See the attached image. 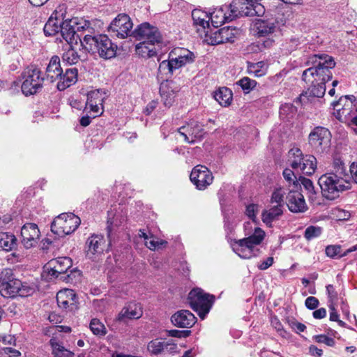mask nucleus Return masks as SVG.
I'll use <instances>...</instances> for the list:
<instances>
[{
    "mask_svg": "<svg viewBox=\"0 0 357 357\" xmlns=\"http://www.w3.org/2000/svg\"><path fill=\"white\" fill-rule=\"evenodd\" d=\"M322 195L329 200L340 197V193L351 188V176L349 174L344 161L335 157L333 158L332 169L321 175L318 181Z\"/></svg>",
    "mask_w": 357,
    "mask_h": 357,
    "instance_id": "nucleus-1",
    "label": "nucleus"
},
{
    "mask_svg": "<svg viewBox=\"0 0 357 357\" xmlns=\"http://www.w3.org/2000/svg\"><path fill=\"white\" fill-rule=\"evenodd\" d=\"M307 64L313 66L305 70L302 79L305 82H326L333 77L331 69L335 66L334 59L328 54H314L309 56Z\"/></svg>",
    "mask_w": 357,
    "mask_h": 357,
    "instance_id": "nucleus-2",
    "label": "nucleus"
},
{
    "mask_svg": "<svg viewBox=\"0 0 357 357\" xmlns=\"http://www.w3.org/2000/svg\"><path fill=\"white\" fill-rule=\"evenodd\" d=\"M266 236L265 231L258 227H254V231L248 234L246 237L233 240L231 246L233 251L243 259H250L259 255V248H257Z\"/></svg>",
    "mask_w": 357,
    "mask_h": 357,
    "instance_id": "nucleus-3",
    "label": "nucleus"
},
{
    "mask_svg": "<svg viewBox=\"0 0 357 357\" xmlns=\"http://www.w3.org/2000/svg\"><path fill=\"white\" fill-rule=\"evenodd\" d=\"M81 46L87 52L91 54H98L99 56L105 59H109L115 56L117 47L106 35L100 34L91 36L86 34Z\"/></svg>",
    "mask_w": 357,
    "mask_h": 357,
    "instance_id": "nucleus-4",
    "label": "nucleus"
},
{
    "mask_svg": "<svg viewBox=\"0 0 357 357\" xmlns=\"http://www.w3.org/2000/svg\"><path fill=\"white\" fill-rule=\"evenodd\" d=\"M31 292V288L15 278L11 269L6 268L0 272V294L3 297L27 296Z\"/></svg>",
    "mask_w": 357,
    "mask_h": 357,
    "instance_id": "nucleus-5",
    "label": "nucleus"
},
{
    "mask_svg": "<svg viewBox=\"0 0 357 357\" xmlns=\"http://www.w3.org/2000/svg\"><path fill=\"white\" fill-rule=\"evenodd\" d=\"M23 82L22 91L25 96L33 95L41 91L44 77L41 76L40 70L35 66L27 67L22 73Z\"/></svg>",
    "mask_w": 357,
    "mask_h": 357,
    "instance_id": "nucleus-6",
    "label": "nucleus"
},
{
    "mask_svg": "<svg viewBox=\"0 0 357 357\" xmlns=\"http://www.w3.org/2000/svg\"><path fill=\"white\" fill-rule=\"evenodd\" d=\"M230 18L233 20L243 16H262L265 13L264 6L257 2L251 3L248 0H233L228 5Z\"/></svg>",
    "mask_w": 357,
    "mask_h": 357,
    "instance_id": "nucleus-7",
    "label": "nucleus"
},
{
    "mask_svg": "<svg viewBox=\"0 0 357 357\" xmlns=\"http://www.w3.org/2000/svg\"><path fill=\"white\" fill-rule=\"evenodd\" d=\"M289 165L293 169L301 170L306 175L313 174L317 169V159L312 155H303L302 151L298 149H292L289 151Z\"/></svg>",
    "mask_w": 357,
    "mask_h": 357,
    "instance_id": "nucleus-8",
    "label": "nucleus"
},
{
    "mask_svg": "<svg viewBox=\"0 0 357 357\" xmlns=\"http://www.w3.org/2000/svg\"><path fill=\"white\" fill-rule=\"evenodd\" d=\"M213 298V296L209 295L198 288L191 290L188 298L191 308L197 312L202 319H204L209 312Z\"/></svg>",
    "mask_w": 357,
    "mask_h": 357,
    "instance_id": "nucleus-9",
    "label": "nucleus"
},
{
    "mask_svg": "<svg viewBox=\"0 0 357 357\" xmlns=\"http://www.w3.org/2000/svg\"><path fill=\"white\" fill-rule=\"evenodd\" d=\"M80 222V218L72 213H61L53 220L51 231L59 236H64L75 231Z\"/></svg>",
    "mask_w": 357,
    "mask_h": 357,
    "instance_id": "nucleus-10",
    "label": "nucleus"
},
{
    "mask_svg": "<svg viewBox=\"0 0 357 357\" xmlns=\"http://www.w3.org/2000/svg\"><path fill=\"white\" fill-rule=\"evenodd\" d=\"M309 144L317 153H324L331 146V134L324 127H316L309 135Z\"/></svg>",
    "mask_w": 357,
    "mask_h": 357,
    "instance_id": "nucleus-11",
    "label": "nucleus"
},
{
    "mask_svg": "<svg viewBox=\"0 0 357 357\" xmlns=\"http://www.w3.org/2000/svg\"><path fill=\"white\" fill-rule=\"evenodd\" d=\"M133 24L125 13L119 14L110 23L109 31L120 38H126L132 33Z\"/></svg>",
    "mask_w": 357,
    "mask_h": 357,
    "instance_id": "nucleus-12",
    "label": "nucleus"
},
{
    "mask_svg": "<svg viewBox=\"0 0 357 357\" xmlns=\"http://www.w3.org/2000/svg\"><path fill=\"white\" fill-rule=\"evenodd\" d=\"M190 178L198 190H203L212 183L213 176L206 167L197 165L192 169Z\"/></svg>",
    "mask_w": 357,
    "mask_h": 357,
    "instance_id": "nucleus-13",
    "label": "nucleus"
},
{
    "mask_svg": "<svg viewBox=\"0 0 357 357\" xmlns=\"http://www.w3.org/2000/svg\"><path fill=\"white\" fill-rule=\"evenodd\" d=\"M133 36L142 41H147L153 43H161L162 36L155 26H151L147 22L139 25L133 31Z\"/></svg>",
    "mask_w": 357,
    "mask_h": 357,
    "instance_id": "nucleus-14",
    "label": "nucleus"
},
{
    "mask_svg": "<svg viewBox=\"0 0 357 357\" xmlns=\"http://www.w3.org/2000/svg\"><path fill=\"white\" fill-rule=\"evenodd\" d=\"M178 132L189 144H193L197 140H200L204 134L203 126L194 120L190 121L187 126L179 128Z\"/></svg>",
    "mask_w": 357,
    "mask_h": 357,
    "instance_id": "nucleus-15",
    "label": "nucleus"
},
{
    "mask_svg": "<svg viewBox=\"0 0 357 357\" xmlns=\"http://www.w3.org/2000/svg\"><path fill=\"white\" fill-rule=\"evenodd\" d=\"M71 266L72 260L69 257H59L50 260L44 268L49 276L57 278L66 273Z\"/></svg>",
    "mask_w": 357,
    "mask_h": 357,
    "instance_id": "nucleus-16",
    "label": "nucleus"
},
{
    "mask_svg": "<svg viewBox=\"0 0 357 357\" xmlns=\"http://www.w3.org/2000/svg\"><path fill=\"white\" fill-rule=\"evenodd\" d=\"M58 306L68 311H75L78 308L77 298L73 289H65L59 291L56 294Z\"/></svg>",
    "mask_w": 357,
    "mask_h": 357,
    "instance_id": "nucleus-17",
    "label": "nucleus"
},
{
    "mask_svg": "<svg viewBox=\"0 0 357 357\" xmlns=\"http://www.w3.org/2000/svg\"><path fill=\"white\" fill-rule=\"evenodd\" d=\"M39 236L40 231L35 223H26L21 229V242L26 249L34 247Z\"/></svg>",
    "mask_w": 357,
    "mask_h": 357,
    "instance_id": "nucleus-18",
    "label": "nucleus"
},
{
    "mask_svg": "<svg viewBox=\"0 0 357 357\" xmlns=\"http://www.w3.org/2000/svg\"><path fill=\"white\" fill-rule=\"evenodd\" d=\"M169 54L176 69L192 63L195 59L193 52L187 49L179 47L174 49Z\"/></svg>",
    "mask_w": 357,
    "mask_h": 357,
    "instance_id": "nucleus-19",
    "label": "nucleus"
},
{
    "mask_svg": "<svg viewBox=\"0 0 357 357\" xmlns=\"http://www.w3.org/2000/svg\"><path fill=\"white\" fill-rule=\"evenodd\" d=\"M287 205L293 213H303L307 208L303 194L297 190L289 192L287 195Z\"/></svg>",
    "mask_w": 357,
    "mask_h": 357,
    "instance_id": "nucleus-20",
    "label": "nucleus"
},
{
    "mask_svg": "<svg viewBox=\"0 0 357 357\" xmlns=\"http://www.w3.org/2000/svg\"><path fill=\"white\" fill-rule=\"evenodd\" d=\"M171 321L174 326L189 328L196 323L197 318L189 310H181L172 316Z\"/></svg>",
    "mask_w": 357,
    "mask_h": 357,
    "instance_id": "nucleus-21",
    "label": "nucleus"
},
{
    "mask_svg": "<svg viewBox=\"0 0 357 357\" xmlns=\"http://www.w3.org/2000/svg\"><path fill=\"white\" fill-rule=\"evenodd\" d=\"M143 314L142 307L140 304L130 303L123 307L119 313L116 320L126 323L130 319H139Z\"/></svg>",
    "mask_w": 357,
    "mask_h": 357,
    "instance_id": "nucleus-22",
    "label": "nucleus"
},
{
    "mask_svg": "<svg viewBox=\"0 0 357 357\" xmlns=\"http://www.w3.org/2000/svg\"><path fill=\"white\" fill-rule=\"evenodd\" d=\"M356 100L354 96H345L341 97L338 101L333 102V105L334 109L337 111H341L342 114L347 115L350 114L351 122L352 124L357 126V109L351 111V113L347 112L353 106V102Z\"/></svg>",
    "mask_w": 357,
    "mask_h": 357,
    "instance_id": "nucleus-23",
    "label": "nucleus"
},
{
    "mask_svg": "<svg viewBox=\"0 0 357 357\" xmlns=\"http://www.w3.org/2000/svg\"><path fill=\"white\" fill-rule=\"evenodd\" d=\"M180 88L173 82H162L160 87V93L163 104L167 107H171L175 100L176 93L179 91Z\"/></svg>",
    "mask_w": 357,
    "mask_h": 357,
    "instance_id": "nucleus-24",
    "label": "nucleus"
},
{
    "mask_svg": "<svg viewBox=\"0 0 357 357\" xmlns=\"http://www.w3.org/2000/svg\"><path fill=\"white\" fill-rule=\"evenodd\" d=\"M75 24H76L75 21L70 20L63 21L61 25V35L70 46L73 45L74 43L77 44L78 40L80 42L82 40L80 36L76 33L73 25Z\"/></svg>",
    "mask_w": 357,
    "mask_h": 357,
    "instance_id": "nucleus-25",
    "label": "nucleus"
},
{
    "mask_svg": "<svg viewBox=\"0 0 357 357\" xmlns=\"http://www.w3.org/2000/svg\"><path fill=\"white\" fill-rule=\"evenodd\" d=\"M256 35L258 37H268L272 36L277 30L278 26L275 20H256L254 24Z\"/></svg>",
    "mask_w": 357,
    "mask_h": 357,
    "instance_id": "nucleus-26",
    "label": "nucleus"
},
{
    "mask_svg": "<svg viewBox=\"0 0 357 357\" xmlns=\"http://www.w3.org/2000/svg\"><path fill=\"white\" fill-rule=\"evenodd\" d=\"M78 70L76 68H66L62 70L61 75L57 81L56 88L59 91H63L77 82Z\"/></svg>",
    "mask_w": 357,
    "mask_h": 357,
    "instance_id": "nucleus-27",
    "label": "nucleus"
},
{
    "mask_svg": "<svg viewBox=\"0 0 357 357\" xmlns=\"http://www.w3.org/2000/svg\"><path fill=\"white\" fill-rule=\"evenodd\" d=\"M235 29L224 27L215 31L210 37V43L213 45L225 43H232L235 38Z\"/></svg>",
    "mask_w": 357,
    "mask_h": 357,
    "instance_id": "nucleus-28",
    "label": "nucleus"
},
{
    "mask_svg": "<svg viewBox=\"0 0 357 357\" xmlns=\"http://www.w3.org/2000/svg\"><path fill=\"white\" fill-rule=\"evenodd\" d=\"M211 24L215 27H218L225 22L233 20L230 16V11L228 5H225L219 8H215L214 10L209 13Z\"/></svg>",
    "mask_w": 357,
    "mask_h": 357,
    "instance_id": "nucleus-29",
    "label": "nucleus"
},
{
    "mask_svg": "<svg viewBox=\"0 0 357 357\" xmlns=\"http://www.w3.org/2000/svg\"><path fill=\"white\" fill-rule=\"evenodd\" d=\"M62 70L59 57L57 56H52L46 68V79L52 83L58 81Z\"/></svg>",
    "mask_w": 357,
    "mask_h": 357,
    "instance_id": "nucleus-30",
    "label": "nucleus"
},
{
    "mask_svg": "<svg viewBox=\"0 0 357 357\" xmlns=\"http://www.w3.org/2000/svg\"><path fill=\"white\" fill-rule=\"evenodd\" d=\"M160 43H153L142 41L135 47L136 53L144 58H151L157 54L158 48Z\"/></svg>",
    "mask_w": 357,
    "mask_h": 357,
    "instance_id": "nucleus-31",
    "label": "nucleus"
},
{
    "mask_svg": "<svg viewBox=\"0 0 357 357\" xmlns=\"http://www.w3.org/2000/svg\"><path fill=\"white\" fill-rule=\"evenodd\" d=\"M176 349V344L160 342L158 339L151 340L147 346L148 351L153 355H158L165 350L174 351Z\"/></svg>",
    "mask_w": 357,
    "mask_h": 357,
    "instance_id": "nucleus-32",
    "label": "nucleus"
},
{
    "mask_svg": "<svg viewBox=\"0 0 357 357\" xmlns=\"http://www.w3.org/2000/svg\"><path fill=\"white\" fill-rule=\"evenodd\" d=\"M61 20H63V19L61 20L58 18L57 11L55 10V12L52 14L48 21L44 26L43 31L45 36H52L59 33L60 31L61 25L62 24Z\"/></svg>",
    "mask_w": 357,
    "mask_h": 357,
    "instance_id": "nucleus-33",
    "label": "nucleus"
},
{
    "mask_svg": "<svg viewBox=\"0 0 357 357\" xmlns=\"http://www.w3.org/2000/svg\"><path fill=\"white\" fill-rule=\"evenodd\" d=\"M105 241L102 235L93 234L86 241L88 251L92 254L101 253L104 250Z\"/></svg>",
    "mask_w": 357,
    "mask_h": 357,
    "instance_id": "nucleus-34",
    "label": "nucleus"
},
{
    "mask_svg": "<svg viewBox=\"0 0 357 357\" xmlns=\"http://www.w3.org/2000/svg\"><path fill=\"white\" fill-rule=\"evenodd\" d=\"M311 85L307 88V89L303 93L300 98L301 100H304L305 97H314V98H321L324 96L326 92V85L324 82H310Z\"/></svg>",
    "mask_w": 357,
    "mask_h": 357,
    "instance_id": "nucleus-35",
    "label": "nucleus"
},
{
    "mask_svg": "<svg viewBox=\"0 0 357 357\" xmlns=\"http://www.w3.org/2000/svg\"><path fill=\"white\" fill-rule=\"evenodd\" d=\"M282 207L275 205L261 213V220L267 226L271 227L272 222L282 214Z\"/></svg>",
    "mask_w": 357,
    "mask_h": 357,
    "instance_id": "nucleus-36",
    "label": "nucleus"
},
{
    "mask_svg": "<svg viewBox=\"0 0 357 357\" xmlns=\"http://www.w3.org/2000/svg\"><path fill=\"white\" fill-rule=\"evenodd\" d=\"M232 92L227 87H221L213 93V98L222 106H228L232 100Z\"/></svg>",
    "mask_w": 357,
    "mask_h": 357,
    "instance_id": "nucleus-37",
    "label": "nucleus"
},
{
    "mask_svg": "<svg viewBox=\"0 0 357 357\" xmlns=\"http://www.w3.org/2000/svg\"><path fill=\"white\" fill-rule=\"evenodd\" d=\"M176 68L172 62L171 58H168V60L162 61L158 68V76L161 75V78L162 79L167 80L169 78L172 77L174 70Z\"/></svg>",
    "mask_w": 357,
    "mask_h": 357,
    "instance_id": "nucleus-38",
    "label": "nucleus"
},
{
    "mask_svg": "<svg viewBox=\"0 0 357 357\" xmlns=\"http://www.w3.org/2000/svg\"><path fill=\"white\" fill-rule=\"evenodd\" d=\"M192 18L194 24L196 26H199L203 29L208 27L209 26V14L204 10L199 9L193 10L192 12Z\"/></svg>",
    "mask_w": 357,
    "mask_h": 357,
    "instance_id": "nucleus-39",
    "label": "nucleus"
},
{
    "mask_svg": "<svg viewBox=\"0 0 357 357\" xmlns=\"http://www.w3.org/2000/svg\"><path fill=\"white\" fill-rule=\"evenodd\" d=\"M340 245H331L326 248V254L331 258H341L347 256L349 253L357 250V244L347 249L343 253L341 252Z\"/></svg>",
    "mask_w": 357,
    "mask_h": 357,
    "instance_id": "nucleus-40",
    "label": "nucleus"
},
{
    "mask_svg": "<svg viewBox=\"0 0 357 357\" xmlns=\"http://www.w3.org/2000/svg\"><path fill=\"white\" fill-rule=\"evenodd\" d=\"M106 97V93L102 89H98L91 91L87 94V100L86 102V108H88V105L91 104H100Z\"/></svg>",
    "mask_w": 357,
    "mask_h": 357,
    "instance_id": "nucleus-41",
    "label": "nucleus"
},
{
    "mask_svg": "<svg viewBox=\"0 0 357 357\" xmlns=\"http://www.w3.org/2000/svg\"><path fill=\"white\" fill-rule=\"evenodd\" d=\"M82 55L78 54V53L73 48V45L70 46V48L66 50L62 56L63 61L69 64H76L80 60H85L86 58H83Z\"/></svg>",
    "mask_w": 357,
    "mask_h": 357,
    "instance_id": "nucleus-42",
    "label": "nucleus"
},
{
    "mask_svg": "<svg viewBox=\"0 0 357 357\" xmlns=\"http://www.w3.org/2000/svg\"><path fill=\"white\" fill-rule=\"evenodd\" d=\"M16 245V238L13 234L0 233V246L5 250H10Z\"/></svg>",
    "mask_w": 357,
    "mask_h": 357,
    "instance_id": "nucleus-43",
    "label": "nucleus"
},
{
    "mask_svg": "<svg viewBox=\"0 0 357 357\" xmlns=\"http://www.w3.org/2000/svg\"><path fill=\"white\" fill-rule=\"evenodd\" d=\"M286 189L284 187H275L271 197V203H275L276 205H280V207H283L284 197L286 195Z\"/></svg>",
    "mask_w": 357,
    "mask_h": 357,
    "instance_id": "nucleus-44",
    "label": "nucleus"
},
{
    "mask_svg": "<svg viewBox=\"0 0 357 357\" xmlns=\"http://www.w3.org/2000/svg\"><path fill=\"white\" fill-rule=\"evenodd\" d=\"M52 352L56 357H73L74 353L66 349L61 344L51 340Z\"/></svg>",
    "mask_w": 357,
    "mask_h": 357,
    "instance_id": "nucleus-45",
    "label": "nucleus"
},
{
    "mask_svg": "<svg viewBox=\"0 0 357 357\" xmlns=\"http://www.w3.org/2000/svg\"><path fill=\"white\" fill-rule=\"evenodd\" d=\"M236 84L240 86L243 92L247 94L256 87L257 83L255 79H252L248 77H244L239 79L236 82Z\"/></svg>",
    "mask_w": 357,
    "mask_h": 357,
    "instance_id": "nucleus-46",
    "label": "nucleus"
},
{
    "mask_svg": "<svg viewBox=\"0 0 357 357\" xmlns=\"http://www.w3.org/2000/svg\"><path fill=\"white\" fill-rule=\"evenodd\" d=\"M89 326L94 335L103 336L107 333L104 324L98 319H91Z\"/></svg>",
    "mask_w": 357,
    "mask_h": 357,
    "instance_id": "nucleus-47",
    "label": "nucleus"
},
{
    "mask_svg": "<svg viewBox=\"0 0 357 357\" xmlns=\"http://www.w3.org/2000/svg\"><path fill=\"white\" fill-rule=\"evenodd\" d=\"M167 244V241L156 238L153 236H150L149 239L145 241L146 246L151 250H155L165 247Z\"/></svg>",
    "mask_w": 357,
    "mask_h": 357,
    "instance_id": "nucleus-48",
    "label": "nucleus"
},
{
    "mask_svg": "<svg viewBox=\"0 0 357 357\" xmlns=\"http://www.w3.org/2000/svg\"><path fill=\"white\" fill-rule=\"evenodd\" d=\"M300 181L307 193L308 198L313 200L316 197V192L312 181L305 177H300Z\"/></svg>",
    "mask_w": 357,
    "mask_h": 357,
    "instance_id": "nucleus-49",
    "label": "nucleus"
},
{
    "mask_svg": "<svg viewBox=\"0 0 357 357\" xmlns=\"http://www.w3.org/2000/svg\"><path fill=\"white\" fill-rule=\"evenodd\" d=\"M248 70L250 73H253L256 77H261L266 73L265 63L263 61L249 63Z\"/></svg>",
    "mask_w": 357,
    "mask_h": 357,
    "instance_id": "nucleus-50",
    "label": "nucleus"
},
{
    "mask_svg": "<svg viewBox=\"0 0 357 357\" xmlns=\"http://www.w3.org/2000/svg\"><path fill=\"white\" fill-rule=\"evenodd\" d=\"M321 229L319 227L310 226L305 229L304 236L307 241H310L320 236Z\"/></svg>",
    "mask_w": 357,
    "mask_h": 357,
    "instance_id": "nucleus-51",
    "label": "nucleus"
},
{
    "mask_svg": "<svg viewBox=\"0 0 357 357\" xmlns=\"http://www.w3.org/2000/svg\"><path fill=\"white\" fill-rule=\"evenodd\" d=\"M259 211V205L256 204H250L246 206L245 215L252 220L255 223H257V214Z\"/></svg>",
    "mask_w": 357,
    "mask_h": 357,
    "instance_id": "nucleus-52",
    "label": "nucleus"
},
{
    "mask_svg": "<svg viewBox=\"0 0 357 357\" xmlns=\"http://www.w3.org/2000/svg\"><path fill=\"white\" fill-rule=\"evenodd\" d=\"M167 335L170 337L182 338L190 336V335L191 334V331L189 330L179 331L176 329H172L167 331Z\"/></svg>",
    "mask_w": 357,
    "mask_h": 357,
    "instance_id": "nucleus-53",
    "label": "nucleus"
},
{
    "mask_svg": "<svg viewBox=\"0 0 357 357\" xmlns=\"http://www.w3.org/2000/svg\"><path fill=\"white\" fill-rule=\"evenodd\" d=\"M283 176L284 179L289 183L296 184L297 183V178L293 170L286 168L283 171Z\"/></svg>",
    "mask_w": 357,
    "mask_h": 357,
    "instance_id": "nucleus-54",
    "label": "nucleus"
},
{
    "mask_svg": "<svg viewBox=\"0 0 357 357\" xmlns=\"http://www.w3.org/2000/svg\"><path fill=\"white\" fill-rule=\"evenodd\" d=\"M326 291L328 297V302L330 304H335L337 300V293L335 291L334 287L332 284L326 286Z\"/></svg>",
    "mask_w": 357,
    "mask_h": 357,
    "instance_id": "nucleus-55",
    "label": "nucleus"
},
{
    "mask_svg": "<svg viewBox=\"0 0 357 357\" xmlns=\"http://www.w3.org/2000/svg\"><path fill=\"white\" fill-rule=\"evenodd\" d=\"M314 339L317 342L324 343L325 344L332 347L335 344V341L333 338L329 337L325 335H315Z\"/></svg>",
    "mask_w": 357,
    "mask_h": 357,
    "instance_id": "nucleus-56",
    "label": "nucleus"
},
{
    "mask_svg": "<svg viewBox=\"0 0 357 357\" xmlns=\"http://www.w3.org/2000/svg\"><path fill=\"white\" fill-rule=\"evenodd\" d=\"M305 304L307 308L310 310H314L318 307L319 302L317 298L314 296H309L306 298Z\"/></svg>",
    "mask_w": 357,
    "mask_h": 357,
    "instance_id": "nucleus-57",
    "label": "nucleus"
},
{
    "mask_svg": "<svg viewBox=\"0 0 357 357\" xmlns=\"http://www.w3.org/2000/svg\"><path fill=\"white\" fill-rule=\"evenodd\" d=\"M273 264V257H269L266 259L261 261L258 265V268L260 270H266Z\"/></svg>",
    "mask_w": 357,
    "mask_h": 357,
    "instance_id": "nucleus-58",
    "label": "nucleus"
},
{
    "mask_svg": "<svg viewBox=\"0 0 357 357\" xmlns=\"http://www.w3.org/2000/svg\"><path fill=\"white\" fill-rule=\"evenodd\" d=\"M349 174L351 176V181L354 180L357 183V164L353 162L348 170Z\"/></svg>",
    "mask_w": 357,
    "mask_h": 357,
    "instance_id": "nucleus-59",
    "label": "nucleus"
},
{
    "mask_svg": "<svg viewBox=\"0 0 357 357\" xmlns=\"http://www.w3.org/2000/svg\"><path fill=\"white\" fill-rule=\"evenodd\" d=\"M326 316V310L324 307H321L313 312V317L317 319H323Z\"/></svg>",
    "mask_w": 357,
    "mask_h": 357,
    "instance_id": "nucleus-60",
    "label": "nucleus"
},
{
    "mask_svg": "<svg viewBox=\"0 0 357 357\" xmlns=\"http://www.w3.org/2000/svg\"><path fill=\"white\" fill-rule=\"evenodd\" d=\"M157 105H158V101L152 100L146 107V108L144 109V113L146 115L151 114V113L156 108Z\"/></svg>",
    "mask_w": 357,
    "mask_h": 357,
    "instance_id": "nucleus-61",
    "label": "nucleus"
},
{
    "mask_svg": "<svg viewBox=\"0 0 357 357\" xmlns=\"http://www.w3.org/2000/svg\"><path fill=\"white\" fill-rule=\"evenodd\" d=\"M330 312V320L336 321L338 319L339 315L335 308V304H329Z\"/></svg>",
    "mask_w": 357,
    "mask_h": 357,
    "instance_id": "nucleus-62",
    "label": "nucleus"
},
{
    "mask_svg": "<svg viewBox=\"0 0 357 357\" xmlns=\"http://www.w3.org/2000/svg\"><path fill=\"white\" fill-rule=\"evenodd\" d=\"M253 222H245L243 225L244 228V233L245 235L247 236L248 234H250V233L254 231V228L252 227Z\"/></svg>",
    "mask_w": 357,
    "mask_h": 357,
    "instance_id": "nucleus-63",
    "label": "nucleus"
},
{
    "mask_svg": "<svg viewBox=\"0 0 357 357\" xmlns=\"http://www.w3.org/2000/svg\"><path fill=\"white\" fill-rule=\"evenodd\" d=\"M310 354L314 356H316V357H320L321 356L322 354H323V351L321 349L317 348V347L315 346H310Z\"/></svg>",
    "mask_w": 357,
    "mask_h": 357,
    "instance_id": "nucleus-64",
    "label": "nucleus"
}]
</instances>
